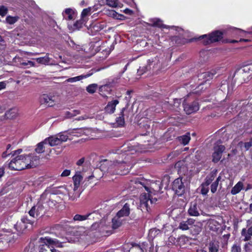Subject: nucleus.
Segmentation results:
<instances>
[{"label": "nucleus", "instance_id": "obj_1", "mask_svg": "<svg viewBox=\"0 0 252 252\" xmlns=\"http://www.w3.org/2000/svg\"><path fill=\"white\" fill-rule=\"evenodd\" d=\"M130 164L127 161L118 162L105 160L100 166V170L111 174L125 175L128 172Z\"/></svg>", "mask_w": 252, "mask_h": 252}, {"label": "nucleus", "instance_id": "obj_2", "mask_svg": "<svg viewBox=\"0 0 252 252\" xmlns=\"http://www.w3.org/2000/svg\"><path fill=\"white\" fill-rule=\"evenodd\" d=\"M252 74V65H246L236 70L233 78L239 83H243L249 80Z\"/></svg>", "mask_w": 252, "mask_h": 252}, {"label": "nucleus", "instance_id": "obj_3", "mask_svg": "<svg viewBox=\"0 0 252 252\" xmlns=\"http://www.w3.org/2000/svg\"><path fill=\"white\" fill-rule=\"evenodd\" d=\"M28 159L26 160V156H17L8 164V167L12 170H22L28 169Z\"/></svg>", "mask_w": 252, "mask_h": 252}, {"label": "nucleus", "instance_id": "obj_4", "mask_svg": "<svg viewBox=\"0 0 252 252\" xmlns=\"http://www.w3.org/2000/svg\"><path fill=\"white\" fill-rule=\"evenodd\" d=\"M157 201V199L151 197L149 193H143L140 196L138 207L143 212H149L151 210L150 205L156 203Z\"/></svg>", "mask_w": 252, "mask_h": 252}, {"label": "nucleus", "instance_id": "obj_5", "mask_svg": "<svg viewBox=\"0 0 252 252\" xmlns=\"http://www.w3.org/2000/svg\"><path fill=\"white\" fill-rule=\"evenodd\" d=\"M39 242L43 244L41 246L40 252H61L56 250L53 246L58 242L56 240L41 237Z\"/></svg>", "mask_w": 252, "mask_h": 252}, {"label": "nucleus", "instance_id": "obj_6", "mask_svg": "<svg viewBox=\"0 0 252 252\" xmlns=\"http://www.w3.org/2000/svg\"><path fill=\"white\" fill-rule=\"evenodd\" d=\"M205 38L206 39L204 40V44L205 45L209 44L220 40L222 38V32L219 31H216L210 33L208 37H207V35L204 34L200 36L198 39H201Z\"/></svg>", "mask_w": 252, "mask_h": 252}, {"label": "nucleus", "instance_id": "obj_7", "mask_svg": "<svg viewBox=\"0 0 252 252\" xmlns=\"http://www.w3.org/2000/svg\"><path fill=\"white\" fill-rule=\"evenodd\" d=\"M159 61L156 58H155V59H152V60H149L148 62L147 65L140 67L137 70V73L139 75H141L144 73L151 70L152 68L154 69L155 68L159 67Z\"/></svg>", "mask_w": 252, "mask_h": 252}, {"label": "nucleus", "instance_id": "obj_8", "mask_svg": "<svg viewBox=\"0 0 252 252\" xmlns=\"http://www.w3.org/2000/svg\"><path fill=\"white\" fill-rule=\"evenodd\" d=\"M172 189L179 196H181L185 192V186L183 182V178L179 177L175 179L173 182Z\"/></svg>", "mask_w": 252, "mask_h": 252}, {"label": "nucleus", "instance_id": "obj_9", "mask_svg": "<svg viewBox=\"0 0 252 252\" xmlns=\"http://www.w3.org/2000/svg\"><path fill=\"white\" fill-rule=\"evenodd\" d=\"M224 146L220 144H216L214 147V152L212 155V161L214 162H218L221 158L222 154L225 150Z\"/></svg>", "mask_w": 252, "mask_h": 252}, {"label": "nucleus", "instance_id": "obj_10", "mask_svg": "<svg viewBox=\"0 0 252 252\" xmlns=\"http://www.w3.org/2000/svg\"><path fill=\"white\" fill-rule=\"evenodd\" d=\"M45 213L44 208L42 205L37 204L33 206L29 211V215L33 218L42 216Z\"/></svg>", "mask_w": 252, "mask_h": 252}, {"label": "nucleus", "instance_id": "obj_11", "mask_svg": "<svg viewBox=\"0 0 252 252\" xmlns=\"http://www.w3.org/2000/svg\"><path fill=\"white\" fill-rule=\"evenodd\" d=\"M123 249L125 252H144L141 246L132 243H126L123 245Z\"/></svg>", "mask_w": 252, "mask_h": 252}, {"label": "nucleus", "instance_id": "obj_12", "mask_svg": "<svg viewBox=\"0 0 252 252\" xmlns=\"http://www.w3.org/2000/svg\"><path fill=\"white\" fill-rule=\"evenodd\" d=\"M184 111L187 114H190L199 110V104L197 101H193L190 103H183Z\"/></svg>", "mask_w": 252, "mask_h": 252}, {"label": "nucleus", "instance_id": "obj_13", "mask_svg": "<svg viewBox=\"0 0 252 252\" xmlns=\"http://www.w3.org/2000/svg\"><path fill=\"white\" fill-rule=\"evenodd\" d=\"M28 223L32 224V221H30L28 219L24 218L22 219L20 221H18L16 224H15L14 227L19 233H22L28 227Z\"/></svg>", "mask_w": 252, "mask_h": 252}, {"label": "nucleus", "instance_id": "obj_14", "mask_svg": "<svg viewBox=\"0 0 252 252\" xmlns=\"http://www.w3.org/2000/svg\"><path fill=\"white\" fill-rule=\"evenodd\" d=\"M216 74V71L214 70H212L210 71L203 72L199 75V79L203 80V82L201 83L200 85L206 83L207 81L211 80L213 76Z\"/></svg>", "mask_w": 252, "mask_h": 252}, {"label": "nucleus", "instance_id": "obj_15", "mask_svg": "<svg viewBox=\"0 0 252 252\" xmlns=\"http://www.w3.org/2000/svg\"><path fill=\"white\" fill-rule=\"evenodd\" d=\"M195 223V220L191 218H189L186 220H183L179 223L178 228L182 230H190L192 224Z\"/></svg>", "mask_w": 252, "mask_h": 252}, {"label": "nucleus", "instance_id": "obj_16", "mask_svg": "<svg viewBox=\"0 0 252 252\" xmlns=\"http://www.w3.org/2000/svg\"><path fill=\"white\" fill-rule=\"evenodd\" d=\"M39 101L41 104H46L50 107L53 106L55 104L53 96L46 94L41 95L39 98Z\"/></svg>", "mask_w": 252, "mask_h": 252}, {"label": "nucleus", "instance_id": "obj_17", "mask_svg": "<svg viewBox=\"0 0 252 252\" xmlns=\"http://www.w3.org/2000/svg\"><path fill=\"white\" fill-rule=\"evenodd\" d=\"M199 208L196 202H191L188 211V214L190 216L198 217L200 215Z\"/></svg>", "mask_w": 252, "mask_h": 252}, {"label": "nucleus", "instance_id": "obj_18", "mask_svg": "<svg viewBox=\"0 0 252 252\" xmlns=\"http://www.w3.org/2000/svg\"><path fill=\"white\" fill-rule=\"evenodd\" d=\"M26 160L27 159L28 160V162L29 165H28V169L34 168L38 164L39 158L36 156H31V155H26Z\"/></svg>", "mask_w": 252, "mask_h": 252}, {"label": "nucleus", "instance_id": "obj_19", "mask_svg": "<svg viewBox=\"0 0 252 252\" xmlns=\"http://www.w3.org/2000/svg\"><path fill=\"white\" fill-rule=\"evenodd\" d=\"M176 167L178 168V173L181 175H186L189 173V169L184 161H180L175 164Z\"/></svg>", "mask_w": 252, "mask_h": 252}, {"label": "nucleus", "instance_id": "obj_20", "mask_svg": "<svg viewBox=\"0 0 252 252\" xmlns=\"http://www.w3.org/2000/svg\"><path fill=\"white\" fill-rule=\"evenodd\" d=\"M234 89V84L231 82L229 84L227 81H224L221 84L220 89L224 92H227V94H232Z\"/></svg>", "mask_w": 252, "mask_h": 252}, {"label": "nucleus", "instance_id": "obj_21", "mask_svg": "<svg viewBox=\"0 0 252 252\" xmlns=\"http://www.w3.org/2000/svg\"><path fill=\"white\" fill-rule=\"evenodd\" d=\"M129 111L127 110L125 108H123L121 112L120 116L117 118L116 122L117 124L120 126H123L125 124V116L127 118L128 117V113H129Z\"/></svg>", "mask_w": 252, "mask_h": 252}, {"label": "nucleus", "instance_id": "obj_22", "mask_svg": "<svg viewBox=\"0 0 252 252\" xmlns=\"http://www.w3.org/2000/svg\"><path fill=\"white\" fill-rule=\"evenodd\" d=\"M119 102V101L117 99L109 102L105 107V112L108 114L113 113L115 112L116 106Z\"/></svg>", "mask_w": 252, "mask_h": 252}, {"label": "nucleus", "instance_id": "obj_23", "mask_svg": "<svg viewBox=\"0 0 252 252\" xmlns=\"http://www.w3.org/2000/svg\"><path fill=\"white\" fill-rule=\"evenodd\" d=\"M86 129L84 128H76L68 130L67 133L70 135V138L73 136L79 137L85 134Z\"/></svg>", "mask_w": 252, "mask_h": 252}, {"label": "nucleus", "instance_id": "obj_24", "mask_svg": "<svg viewBox=\"0 0 252 252\" xmlns=\"http://www.w3.org/2000/svg\"><path fill=\"white\" fill-rule=\"evenodd\" d=\"M83 180V177L81 175L80 172H76L75 175L73 177L74 183V191L76 190L80 184V182Z\"/></svg>", "mask_w": 252, "mask_h": 252}, {"label": "nucleus", "instance_id": "obj_25", "mask_svg": "<svg viewBox=\"0 0 252 252\" xmlns=\"http://www.w3.org/2000/svg\"><path fill=\"white\" fill-rule=\"evenodd\" d=\"M130 208L129 205L126 203L122 209H121L117 214V216L121 218L124 216H128L129 214Z\"/></svg>", "mask_w": 252, "mask_h": 252}, {"label": "nucleus", "instance_id": "obj_26", "mask_svg": "<svg viewBox=\"0 0 252 252\" xmlns=\"http://www.w3.org/2000/svg\"><path fill=\"white\" fill-rule=\"evenodd\" d=\"M208 252H222L220 249L219 243L217 242H210L208 246Z\"/></svg>", "mask_w": 252, "mask_h": 252}, {"label": "nucleus", "instance_id": "obj_27", "mask_svg": "<svg viewBox=\"0 0 252 252\" xmlns=\"http://www.w3.org/2000/svg\"><path fill=\"white\" fill-rule=\"evenodd\" d=\"M44 142L49 144V145L51 147L58 145L61 144L60 141L58 139V137L56 136H51L46 138L44 139Z\"/></svg>", "mask_w": 252, "mask_h": 252}, {"label": "nucleus", "instance_id": "obj_28", "mask_svg": "<svg viewBox=\"0 0 252 252\" xmlns=\"http://www.w3.org/2000/svg\"><path fill=\"white\" fill-rule=\"evenodd\" d=\"M87 214L90 215L88 219L100 220L102 218V216H104V215L102 213L101 209Z\"/></svg>", "mask_w": 252, "mask_h": 252}, {"label": "nucleus", "instance_id": "obj_29", "mask_svg": "<svg viewBox=\"0 0 252 252\" xmlns=\"http://www.w3.org/2000/svg\"><path fill=\"white\" fill-rule=\"evenodd\" d=\"M151 22H152V26L153 27H157L159 28H168V27L162 23V20L158 18H154L151 20Z\"/></svg>", "mask_w": 252, "mask_h": 252}, {"label": "nucleus", "instance_id": "obj_30", "mask_svg": "<svg viewBox=\"0 0 252 252\" xmlns=\"http://www.w3.org/2000/svg\"><path fill=\"white\" fill-rule=\"evenodd\" d=\"M177 139L181 144L186 145L190 140V134L189 133H187L185 135L178 137Z\"/></svg>", "mask_w": 252, "mask_h": 252}, {"label": "nucleus", "instance_id": "obj_31", "mask_svg": "<svg viewBox=\"0 0 252 252\" xmlns=\"http://www.w3.org/2000/svg\"><path fill=\"white\" fill-rule=\"evenodd\" d=\"M201 226L202 224L199 222H197L195 224L194 223L192 224L190 229L191 233L193 235L199 234V233L201 232L202 230Z\"/></svg>", "mask_w": 252, "mask_h": 252}, {"label": "nucleus", "instance_id": "obj_32", "mask_svg": "<svg viewBox=\"0 0 252 252\" xmlns=\"http://www.w3.org/2000/svg\"><path fill=\"white\" fill-rule=\"evenodd\" d=\"M123 220L118 216H115L112 220V227L113 229H116L121 226Z\"/></svg>", "mask_w": 252, "mask_h": 252}, {"label": "nucleus", "instance_id": "obj_33", "mask_svg": "<svg viewBox=\"0 0 252 252\" xmlns=\"http://www.w3.org/2000/svg\"><path fill=\"white\" fill-rule=\"evenodd\" d=\"M92 74H93V73H88L86 75H80V76L74 77L69 78L67 79L66 80V81L67 82H70V83L78 81L81 80V79L86 78L87 77L91 76L92 75Z\"/></svg>", "mask_w": 252, "mask_h": 252}, {"label": "nucleus", "instance_id": "obj_34", "mask_svg": "<svg viewBox=\"0 0 252 252\" xmlns=\"http://www.w3.org/2000/svg\"><path fill=\"white\" fill-rule=\"evenodd\" d=\"M17 115V110L16 108L10 109L7 111L5 116L7 119H13L16 118Z\"/></svg>", "mask_w": 252, "mask_h": 252}, {"label": "nucleus", "instance_id": "obj_35", "mask_svg": "<svg viewBox=\"0 0 252 252\" xmlns=\"http://www.w3.org/2000/svg\"><path fill=\"white\" fill-rule=\"evenodd\" d=\"M68 131H65L63 133H60L58 135V139L60 141L61 144L63 142H65L69 139L70 140L73 139L72 138H70V135L67 133Z\"/></svg>", "mask_w": 252, "mask_h": 252}, {"label": "nucleus", "instance_id": "obj_36", "mask_svg": "<svg viewBox=\"0 0 252 252\" xmlns=\"http://www.w3.org/2000/svg\"><path fill=\"white\" fill-rule=\"evenodd\" d=\"M243 186V183L241 182H239L233 188H232L231 190V193L233 195L237 194L241 190Z\"/></svg>", "mask_w": 252, "mask_h": 252}, {"label": "nucleus", "instance_id": "obj_37", "mask_svg": "<svg viewBox=\"0 0 252 252\" xmlns=\"http://www.w3.org/2000/svg\"><path fill=\"white\" fill-rule=\"evenodd\" d=\"M106 2L108 6L113 8L121 7L122 5L119 0H106Z\"/></svg>", "mask_w": 252, "mask_h": 252}, {"label": "nucleus", "instance_id": "obj_38", "mask_svg": "<svg viewBox=\"0 0 252 252\" xmlns=\"http://www.w3.org/2000/svg\"><path fill=\"white\" fill-rule=\"evenodd\" d=\"M160 230L157 228H152L150 230L148 237L150 240H153L156 237L160 234Z\"/></svg>", "mask_w": 252, "mask_h": 252}, {"label": "nucleus", "instance_id": "obj_39", "mask_svg": "<svg viewBox=\"0 0 252 252\" xmlns=\"http://www.w3.org/2000/svg\"><path fill=\"white\" fill-rule=\"evenodd\" d=\"M22 58H21L19 57H15L13 59V62L14 63L19 62V63H20V64H21V65H25V66L30 65L31 66H34V63L32 61H28L27 62H22Z\"/></svg>", "mask_w": 252, "mask_h": 252}, {"label": "nucleus", "instance_id": "obj_40", "mask_svg": "<svg viewBox=\"0 0 252 252\" xmlns=\"http://www.w3.org/2000/svg\"><path fill=\"white\" fill-rule=\"evenodd\" d=\"M217 170L214 172H212L210 174H209L205 178V181L204 182L205 184L209 186V185L212 183V182L214 180L216 175Z\"/></svg>", "mask_w": 252, "mask_h": 252}, {"label": "nucleus", "instance_id": "obj_41", "mask_svg": "<svg viewBox=\"0 0 252 252\" xmlns=\"http://www.w3.org/2000/svg\"><path fill=\"white\" fill-rule=\"evenodd\" d=\"M49 54L47 53L46 56L44 57H40L36 59L37 62L39 63L43 64H48L50 61V58L49 57Z\"/></svg>", "mask_w": 252, "mask_h": 252}, {"label": "nucleus", "instance_id": "obj_42", "mask_svg": "<svg viewBox=\"0 0 252 252\" xmlns=\"http://www.w3.org/2000/svg\"><path fill=\"white\" fill-rule=\"evenodd\" d=\"M47 144V143L44 142V141L39 143L37 146L36 148L35 149V151L38 154L42 153L44 152V145Z\"/></svg>", "mask_w": 252, "mask_h": 252}, {"label": "nucleus", "instance_id": "obj_43", "mask_svg": "<svg viewBox=\"0 0 252 252\" xmlns=\"http://www.w3.org/2000/svg\"><path fill=\"white\" fill-rule=\"evenodd\" d=\"M90 215H81L79 214L75 215L73 217L74 221H83L88 219Z\"/></svg>", "mask_w": 252, "mask_h": 252}, {"label": "nucleus", "instance_id": "obj_44", "mask_svg": "<svg viewBox=\"0 0 252 252\" xmlns=\"http://www.w3.org/2000/svg\"><path fill=\"white\" fill-rule=\"evenodd\" d=\"M200 192L203 195H205L209 191V185L203 183L200 186Z\"/></svg>", "mask_w": 252, "mask_h": 252}, {"label": "nucleus", "instance_id": "obj_45", "mask_svg": "<svg viewBox=\"0 0 252 252\" xmlns=\"http://www.w3.org/2000/svg\"><path fill=\"white\" fill-rule=\"evenodd\" d=\"M96 88L97 85L95 84H92L87 87L86 90L88 93L93 94L96 91Z\"/></svg>", "mask_w": 252, "mask_h": 252}, {"label": "nucleus", "instance_id": "obj_46", "mask_svg": "<svg viewBox=\"0 0 252 252\" xmlns=\"http://www.w3.org/2000/svg\"><path fill=\"white\" fill-rule=\"evenodd\" d=\"M241 234L242 235L245 237L244 239L245 241H247L251 239L252 235L246 231V229L245 228L242 229Z\"/></svg>", "mask_w": 252, "mask_h": 252}, {"label": "nucleus", "instance_id": "obj_47", "mask_svg": "<svg viewBox=\"0 0 252 252\" xmlns=\"http://www.w3.org/2000/svg\"><path fill=\"white\" fill-rule=\"evenodd\" d=\"M18 20V18L16 17H12L8 16L6 18V22L9 24H14Z\"/></svg>", "mask_w": 252, "mask_h": 252}, {"label": "nucleus", "instance_id": "obj_48", "mask_svg": "<svg viewBox=\"0 0 252 252\" xmlns=\"http://www.w3.org/2000/svg\"><path fill=\"white\" fill-rule=\"evenodd\" d=\"M128 149L127 150H125L124 153L122 154L121 155L122 158L123 157H125V158L126 157H127V159H128V157L131 154H132L133 153L131 152L132 151V148L130 147H127Z\"/></svg>", "mask_w": 252, "mask_h": 252}, {"label": "nucleus", "instance_id": "obj_49", "mask_svg": "<svg viewBox=\"0 0 252 252\" xmlns=\"http://www.w3.org/2000/svg\"><path fill=\"white\" fill-rule=\"evenodd\" d=\"M8 12V9L4 6H1L0 7V15L2 17L5 16Z\"/></svg>", "mask_w": 252, "mask_h": 252}, {"label": "nucleus", "instance_id": "obj_50", "mask_svg": "<svg viewBox=\"0 0 252 252\" xmlns=\"http://www.w3.org/2000/svg\"><path fill=\"white\" fill-rule=\"evenodd\" d=\"M219 184L217 182H213L211 185V191L214 193L216 192L217 189V188L218 187Z\"/></svg>", "mask_w": 252, "mask_h": 252}, {"label": "nucleus", "instance_id": "obj_51", "mask_svg": "<svg viewBox=\"0 0 252 252\" xmlns=\"http://www.w3.org/2000/svg\"><path fill=\"white\" fill-rule=\"evenodd\" d=\"M91 8L90 7L84 9L82 12L81 16L82 17H84L90 13Z\"/></svg>", "mask_w": 252, "mask_h": 252}, {"label": "nucleus", "instance_id": "obj_52", "mask_svg": "<svg viewBox=\"0 0 252 252\" xmlns=\"http://www.w3.org/2000/svg\"><path fill=\"white\" fill-rule=\"evenodd\" d=\"M83 22L81 21H77L73 24V26L75 29L79 30L82 27Z\"/></svg>", "mask_w": 252, "mask_h": 252}, {"label": "nucleus", "instance_id": "obj_53", "mask_svg": "<svg viewBox=\"0 0 252 252\" xmlns=\"http://www.w3.org/2000/svg\"><path fill=\"white\" fill-rule=\"evenodd\" d=\"M232 252H241V249L239 246L234 245L232 248Z\"/></svg>", "mask_w": 252, "mask_h": 252}, {"label": "nucleus", "instance_id": "obj_54", "mask_svg": "<svg viewBox=\"0 0 252 252\" xmlns=\"http://www.w3.org/2000/svg\"><path fill=\"white\" fill-rule=\"evenodd\" d=\"M22 152V149H18L17 150L14 151L13 152H12L10 153H9L8 155H11L12 157H13V156H16L18 154H20Z\"/></svg>", "mask_w": 252, "mask_h": 252}, {"label": "nucleus", "instance_id": "obj_55", "mask_svg": "<svg viewBox=\"0 0 252 252\" xmlns=\"http://www.w3.org/2000/svg\"><path fill=\"white\" fill-rule=\"evenodd\" d=\"M70 170L65 169L62 173L61 176H62V177H66V176H69L70 175Z\"/></svg>", "mask_w": 252, "mask_h": 252}, {"label": "nucleus", "instance_id": "obj_56", "mask_svg": "<svg viewBox=\"0 0 252 252\" xmlns=\"http://www.w3.org/2000/svg\"><path fill=\"white\" fill-rule=\"evenodd\" d=\"M252 146V141L246 142L244 144V147L246 150H248Z\"/></svg>", "mask_w": 252, "mask_h": 252}, {"label": "nucleus", "instance_id": "obj_57", "mask_svg": "<svg viewBox=\"0 0 252 252\" xmlns=\"http://www.w3.org/2000/svg\"><path fill=\"white\" fill-rule=\"evenodd\" d=\"M68 195L69 197V199L71 200H72V201L75 200V199H76L77 198H78L79 197V194H77V195L75 194V195H71L70 193H68Z\"/></svg>", "mask_w": 252, "mask_h": 252}, {"label": "nucleus", "instance_id": "obj_58", "mask_svg": "<svg viewBox=\"0 0 252 252\" xmlns=\"http://www.w3.org/2000/svg\"><path fill=\"white\" fill-rule=\"evenodd\" d=\"M180 104V99H175L174 100V106L176 107H178Z\"/></svg>", "mask_w": 252, "mask_h": 252}, {"label": "nucleus", "instance_id": "obj_59", "mask_svg": "<svg viewBox=\"0 0 252 252\" xmlns=\"http://www.w3.org/2000/svg\"><path fill=\"white\" fill-rule=\"evenodd\" d=\"M84 161H85L84 158H82L77 161L76 164H77V165L80 166L84 163Z\"/></svg>", "mask_w": 252, "mask_h": 252}, {"label": "nucleus", "instance_id": "obj_60", "mask_svg": "<svg viewBox=\"0 0 252 252\" xmlns=\"http://www.w3.org/2000/svg\"><path fill=\"white\" fill-rule=\"evenodd\" d=\"M102 223H103V221H102L100 222V224H97V223H94V224L92 225V227L93 228H97V227H98L99 228V227H100V225H102Z\"/></svg>", "mask_w": 252, "mask_h": 252}, {"label": "nucleus", "instance_id": "obj_61", "mask_svg": "<svg viewBox=\"0 0 252 252\" xmlns=\"http://www.w3.org/2000/svg\"><path fill=\"white\" fill-rule=\"evenodd\" d=\"M6 87V83L4 82H0V90L4 89Z\"/></svg>", "mask_w": 252, "mask_h": 252}, {"label": "nucleus", "instance_id": "obj_62", "mask_svg": "<svg viewBox=\"0 0 252 252\" xmlns=\"http://www.w3.org/2000/svg\"><path fill=\"white\" fill-rule=\"evenodd\" d=\"M8 153V151H6L5 152H4L2 154V158H6V157H7V156H8L9 154H7Z\"/></svg>", "mask_w": 252, "mask_h": 252}, {"label": "nucleus", "instance_id": "obj_63", "mask_svg": "<svg viewBox=\"0 0 252 252\" xmlns=\"http://www.w3.org/2000/svg\"><path fill=\"white\" fill-rule=\"evenodd\" d=\"M71 11V9L67 8V9H65V13L66 14H67V15H69V14H70Z\"/></svg>", "mask_w": 252, "mask_h": 252}, {"label": "nucleus", "instance_id": "obj_64", "mask_svg": "<svg viewBox=\"0 0 252 252\" xmlns=\"http://www.w3.org/2000/svg\"><path fill=\"white\" fill-rule=\"evenodd\" d=\"M247 232H248L250 235L252 236V226H251L248 230H246Z\"/></svg>", "mask_w": 252, "mask_h": 252}]
</instances>
